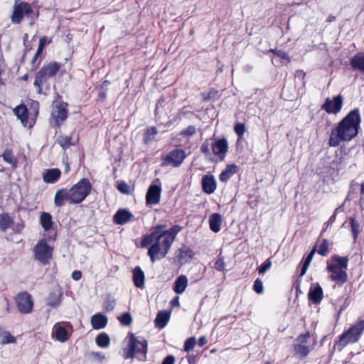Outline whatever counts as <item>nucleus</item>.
Segmentation results:
<instances>
[{
	"label": "nucleus",
	"mask_w": 364,
	"mask_h": 364,
	"mask_svg": "<svg viewBox=\"0 0 364 364\" xmlns=\"http://www.w3.org/2000/svg\"><path fill=\"white\" fill-rule=\"evenodd\" d=\"M180 230L181 228L176 225L168 230H164V228L159 225L150 235L143 237L141 242V247H146L150 245L148 255L152 262L166 256Z\"/></svg>",
	"instance_id": "nucleus-1"
},
{
	"label": "nucleus",
	"mask_w": 364,
	"mask_h": 364,
	"mask_svg": "<svg viewBox=\"0 0 364 364\" xmlns=\"http://www.w3.org/2000/svg\"><path fill=\"white\" fill-rule=\"evenodd\" d=\"M361 118L358 108L351 110L333 128L330 134L328 144L336 147L342 141H348L355 137L358 133Z\"/></svg>",
	"instance_id": "nucleus-2"
},
{
	"label": "nucleus",
	"mask_w": 364,
	"mask_h": 364,
	"mask_svg": "<svg viewBox=\"0 0 364 364\" xmlns=\"http://www.w3.org/2000/svg\"><path fill=\"white\" fill-rule=\"evenodd\" d=\"M127 348L124 350V358H136L139 360L144 361L146 359L147 341L141 336H136L134 333H129Z\"/></svg>",
	"instance_id": "nucleus-3"
},
{
	"label": "nucleus",
	"mask_w": 364,
	"mask_h": 364,
	"mask_svg": "<svg viewBox=\"0 0 364 364\" xmlns=\"http://www.w3.org/2000/svg\"><path fill=\"white\" fill-rule=\"evenodd\" d=\"M364 331V321L360 320L352 326L347 331L340 336L339 341L336 343L339 350L350 343L357 342Z\"/></svg>",
	"instance_id": "nucleus-4"
},
{
	"label": "nucleus",
	"mask_w": 364,
	"mask_h": 364,
	"mask_svg": "<svg viewBox=\"0 0 364 364\" xmlns=\"http://www.w3.org/2000/svg\"><path fill=\"white\" fill-rule=\"evenodd\" d=\"M92 185L88 179L82 178L75 184L70 191V203H80L90 194Z\"/></svg>",
	"instance_id": "nucleus-5"
},
{
	"label": "nucleus",
	"mask_w": 364,
	"mask_h": 364,
	"mask_svg": "<svg viewBox=\"0 0 364 364\" xmlns=\"http://www.w3.org/2000/svg\"><path fill=\"white\" fill-rule=\"evenodd\" d=\"M24 16L36 18L38 15L33 12L29 4L19 0L15 1L11 21L14 23H19Z\"/></svg>",
	"instance_id": "nucleus-6"
},
{
	"label": "nucleus",
	"mask_w": 364,
	"mask_h": 364,
	"mask_svg": "<svg viewBox=\"0 0 364 364\" xmlns=\"http://www.w3.org/2000/svg\"><path fill=\"white\" fill-rule=\"evenodd\" d=\"M60 65L56 63H50L41 68L36 74L33 82L34 86L38 88V92H41V86L50 77L54 76L58 71Z\"/></svg>",
	"instance_id": "nucleus-7"
},
{
	"label": "nucleus",
	"mask_w": 364,
	"mask_h": 364,
	"mask_svg": "<svg viewBox=\"0 0 364 364\" xmlns=\"http://www.w3.org/2000/svg\"><path fill=\"white\" fill-rule=\"evenodd\" d=\"M33 253L36 259L46 264L52 259L53 247L45 240H41L34 247Z\"/></svg>",
	"instance_id": "nucleus-8"
},
{
	"label": "nucleus",
	"mask_w": 364,
	"mask_h": 364,
	"mask_svg": "<svg viewBox=\"0 0 364 364\" xmlns=\"http://www.w3.org/2000/svg\"><path fill=\"white\" fill-rule=\"evenodd\" d=\"M65 326H63L61 323H55L53 328L51 336L53 338L60 343L66 342L73 332V326L70 323H63Z\"/></svg>",
	"instance_id": "nucleus-9"
},
{
	"label": "nucleus",
	"mask_w": 364,
	"mask_h": 364,
	"mask_svg": "<svg viewBox=\"0 0 364 364\" xmlns=\"http://www.w3.org/2000/svg\"><path fill=\"white\" fill-rule=\"evenodd\" d=\"M52 117L56 127H59L67 118V104L62 101H54Z\"/></svg>",
	"instance_id": "nucleus-10"
},
{
	"label": "nucleus",
	"mask_w": 364,
	"mask_h": 364,
	"mask_svg": "<svg viewBox=\"0 0 364 364\" xmlns=\"http://www.w3.org/2000/svg\"><path fill=\"white\" fill-rule=\"evenodd\" d=\"M343 98L341 95L333 97L332 99L328 97L321 105V109L325 110L328 114H338L343 107Z\"/></svg>",
	"instance_id": "nucleus-11"
},
{
	"label": "nucleus",
	"mask_w": 364,
	"mask_h": 364,
	"mask_svg": "<svg viewBox=\"0 0 364 364\" xmlns=\"http://www.w3.org/2000/svg\"><path fill=\"white\" fill-rule=\"evenodd\" d=\"M18 311L22 314H28L33 309V302L31 295L26 292L20 293L16 298Z\"/></svg>",
	"instance_id": "nucleus-12"
},
{
	"label": "nucleus",
	"mask_w": 364,
	"mask_h": 364,
	"mask_svg": "<svg viewBox=\"0 0 364 364\" xmlns=\"http://www.w3.org/2000/svg\"><path fill=\"white\" fill-rule=\"evenodd\" d=\"M327 270L331 272V279L336 282L338 285H342L347 281L346 270L336 268V266L333 264H328Z\"/></svg>",
	"instance_id": "nucleus-13"
},
{
	"label": "nucleus",
	"mask_w": 364,
	"mask_h": 364,
	"mask_svg": "<svg viewBox=\"0 0 364 364\" xmlns=\"http://www.w3.org/2000/svg\"><path fill=\"white\" fill-rule=\"evenodd\" d=\"M182 163V151L175 149L164 158L163 166L177 167Z\"/></svg>",
	"instance_id": "nucleus-14"
},
{
	"label": "nucleus",
	"mask_w": 364,
	"mask_h": 364,
	"mask_svg": "<svg viewBox=\"0 0 364 364\" xmlns=\"http://www.w3.org/2000/svg\"><path fill=\"white\" fill-rule=\"evenodd\" d=\"M228 144L226 139L223 138L215 141L212 144L213 153L218 156L221 160H223L226 153L228 152Z\"/></svg>",
	"instance_id": "nucleus-15"
},
{
	"label": "nucleus",
	"mask_w": 364,
	"mask_h": 364,
	"mask_svg": "<svg viewBox=\"0 0 364 364\" xmlns=\"http://www.w3.org/2000/svg\"><path fill=\"white\" fill-rule=\"evenodd\" d=\"M161 188L157 185H151L147 191L146 201L147 204L155 205L160 200Z\"/></svg>",
	"instance_id": "nucleus-16"
},
{
	"label": "nucleus",
	"mask_w": 364,
	"mask_h": 364,
	"mask_svg": "<svg viewBox=\"0 0 364 364\" xmlns=\"http://www.w3.org/2000/svg\"><path fill=\"white\" fill-rule=\"evenodd\" d=\"M203 191L207 194L213 193L216 189V181L213 175H204L201 180Z\"/></svg>",
	"instance_id": "nucleus-17"
},
{
	"label": "nucleus",
	"mask_w": 364,
	"mask_h": 364,
	"mask_svg": "<svg viewBox=\"0 0 364 364\" xmlns=\"http://www.w3.org/2000/svg\"><path fill=\"white\" fill-rule=\"evenodd\" d=\"M134 220V215L125 209L119 210L113 217V221L117 225H124Z\"/></svg>",
	"instance_id": "nucleus-18"
},
{
	"label": "nucleus",
	"mask_w": 364,
	"mask_h": 364,
	"mask_svg": "<svg viewBox=\"0 0 364 364\" xmlns=\"http://www.w3.org/2000/svg\"><path fill=\"white\" fill-rule=\"evenodd\" d=\"M61 175L59 168L46 169L43 172V180L47 183H55L58 181Z\"/></svg>",
	"instance_id": "nucleus-19"
},
{
	"label": "nucleus",
	"mask_w": 364,
	"mask_h": 364,
	"mask_svg": "<svg viewBox=\"0 0 364 364\" xmlns=\"http://www.w3.org/2000/svg\"><path fill=\"white\" fill-rule=\"evenodd\" d=\"M350 65L353 70L364 73V53H358L352 57Z\"/></svg>",
	"instance_id": "nucleus-20"
},
{
	"label": "nucleus",
	"mask_w": 364,
	"mask_h": 364,
	"mask_svg": "<svg viewBox=\"0 0 364 364\" xmlns=\"http://www.w3.org/2000/svg\"><path fill=\"white\" fill-rule=\"evenodd\" d=\"M309 299L314 304H319L323 299V289L319 284L316 283L311 287L309 292Z\"/></svg>",
	"instance_id": "nucleus-21"
},
{
	"label": "nucleus",
	"mask_w": 364,
	"mask_h": 364,
	"mask_svg": "<svg viewBox=\"0 0 364 364\" xmlns=\"http://www.w3.org/2000/svg\"><path fill=\"white\" fill-rule=\"evenodd\" d=\"M90 322L94 329L99 330L107 326V318L103 314L99 313L92 316Z\"/></svg>",
	"instance_id": "nucleus-22"
},
{
	"label": "nucleus",
	"mask_w": 364,
	"mask_h": 364,
	"mask_svg": "<svg viewBox=\"0 0 364 364\" xmlns=\"http://www.w3.org/2000/svg\"><path fill=\"white\" fill-rule=\"evenodd\" d=\"M208 223L210 229L214 232H218L222 225V217L219 213H213L209 217Z\"/></svg>",
	"instance_id": "nucleus-23"
},
{
	"label": "nucleus",
	"mask_w": 364,
	"mask_h": 364,
	"mask_svg": "<svg viewBox=\"0 0 364 364\" xmlns=\"http://www.w3.org/2000/svg\"><path fill=\"white\" fill-rule=\"evenodd\" d=\"M170 318V312L167 311H159L154 320L155 326L161 329L164 328Z\"/></svg>",
	"instance_id": "nucleus-24"
},
{
	"label": "nucleus",
	"mask_w": 364,
	"mask_h": 364,
	"mask_svg": "<svg viewBox=\"0 0 364 364\" xmlns=\"http://www.w3.org/2000/svg\"><path fill=\"white\" fill-rule=\"evenodd\" d=\"M64 200L70 202V191L62 188L58 190L55 195L54 203L55 206L60 207L63 205Z\"/></svg>",
	"instance_id": "nucleus-25"
},
{
	"label": "nucleus",
	"mask_w": 364,
	"mask_h": 364,
	"mask_svg": "<svg viewBox=\"0 0 364 364\" xmlns=\"http://www.w3.org/2000/svg\"><path fill=\"white\" fill-rule=\"evenodd\" d=\"M348 263V257H340L339 255H335L331 257V262H328V264H333L336 266V268L347 269Z\"/></svg>",
	"instance_id": "nucleus-26"
},
{
	"label": "nucleus",
	"mask_w": 364,
	"mask_h": 364,
	"mask_svg": "<svg viewBox=\"0 0 364 364\" xmlns=\"http://www.w3.org/2000/svg\"><path fill=\"white\" fill-rule=\"evenodd\" d=\"M133 281L136 287H144V273L139 267H136L133 270Z\"/></svg>",
	"instance_id": "nucleus-27"
},
{
	"label": "nucleus",
	"mask_w": 364,
	"mask_h": 364,
	"mask_svg": "<svg viewBox=\"0 0 364 364\" xmlns=\"http://www.w3.org/2000/svg\"><path fill=\"white\" fill-rule=\"evenodd\" d=\"M14 112L15 115L19 119L24 127H27L28 122V109L24 105L17 106Z\"/></svg>",
	"instance_id": "nucleus-28"
},
{
	"label": "nucleus",
	"mask_w": 364,
	"mask_h": 364,
	"mask_svg": "<svg viewBox=\"0 0 364 364\" xmlns=\"http://www.w3.org/2000/svg\"><path fill=\"white\" fill-rule=\"evenodd\" d=\"M237 170V166L235 164L227 165L219 176V179L222 182H226Z\"/></svg>",
	"instance_id": "nucleus-29"
},
{
	"label": "nucleus",
	"mask_w": 364,
	"mask_h": 364,
	"mask_svg": "<svg viewBox=\"0 0 364 364\" xmlns=\"http://www.w3.org/2000/svg\"><path fill=\"white\" fill-rule=\"evenodd\" d=\"M14 223V219L9 213H0V230L6 232L9 228H11Z\"/></svg>",
	"instance_id": "nucleus-30"
},
{
	"label": "nucleus",
	"mask_w": 364,
	"mask_h": 364,
	"mask_svg": "<svg viewBox=\"0 0 364 364\" xmlns=\"http://www.w3.org/2000/svg\"><path fill=\"white\" fill-rule=\"evenodd\" d=\"M311 348L308 345L301 343H295L294 345V351L295 354L301 358L306 357L310 352Z\"/></svg>",
	"instance_id": "nucleus-31"
},
{
	"label": "nucleus",
	"mask_w": 364,
	"mask_h": 364,
	"mask_svg": "<svg viewBox=\"0 0 364 364\" xmlns=\"http://www.w3.org/2000/svg\"><path fill=\"white\" fill-rule=\"evenodd\" d=\"M95 342L100 348H106L110 344V338L106 333H101L95 338Z\"/></svg>",
	"instance_id": "nucleus-32"
},
{
	"label": "nucleus",
	"mask_w": 364,
	"mask_h": 364,
	"mask_svg": "<svg viewBox=\"0 0 364 364\" xmlns=\"http://www.w3.org/2000/svg\"><path fill=\"white\" fill-rule=\"evenodd\" d=\"M40 222L45 230H49L53 225L52 217L48 213H43L41 215Z\"/></svg>",
	"instance_id": "nucleus-33"
},
{
	"label": "nucleus",
	"mask_w": 364,
	"mask_h": 364,
	"mask_svg": "<svg viewBox=\"0 0 364 364\" xmlns=\"http://www.w3.org/2000/svg\"><path fill=\"white\" fill-rule=\"evenodd\" d=\"M158 131L155 127L147 129L144 136V141L145 144L151 143L157 134Z\"/></svg>",
	"instance_id": "nucleus-34"
},
{
	"label": "nucleus",
	"mask_w": 364,
	"mask_h": 364,
	"mask_svg": "<svg viewBox=\"0 0 364 364\" xmlns=\"http://www.w3.org/2000/svg\"><path fill=\"white\" fill-rule=\"evenodd\" d=\"M316 252V246H315L311 250V252H309V254L308 255V256L306 257V258L305 259L304 262V264L302 265V268H301V276H303L306 274V272L312 260V258L315 254V252Z\"/></svg>",
	"instance_id": "nucleus-35"
},
{
	"label": "nucleus",
	"mask_w": 364,
	"mask_h": 364,
	"mask_svg": "<svg viewBox=\"0 0 364 364\" xmlns=\"http://www.w3.org/2000/svg\"><path fill=\"white\" fill-rule=\"evenodd\" d=\"M2 157L6 162L12 165L13 166H16L17 161L11 150L6 149L2 154Z\"/></svg>",
	"instance_id": "nucleus-36"
},
{
	"label": "nucleus",
	"mask_w": 364,
	"mask_h": 364,
	"mask_svg": "<svg viewBox=\"0 0 364 364\" xmlns=\"http://www.w3.org/2000/svg\"><path fill=\"white\" fill-rule=\"evenodd\" d=\"M16 339L9 332H4L1 336V344L6 345L9 343H15Z\"/></svg>",
	"instance_id": "nucleus-37"
},
{
	"label": "nucleus",
	"mask_w": 364,
	"mask_h": 364,
	"mask_svg": "<svg viewBox=\"0 0 364 364\" xmlns=\"http://www.w3.org/2000/svg\"><path fill=\"white\" fill-rule=\"evenodd\" d=\"M57 141L59 145L63 149L68 148L70 145L73 144V143L71 142V137L70 136H60L58 138Z\"/></svg>",
	"instance_id": "nucleus-38"
},
{
	"label": "nucleus",
	"mask_w": 364,
	"mask_h": 364,
	"mask_svg": "<svg viewBox=\"0 0 364 364\" xmlns=\"http://www.w3.org/2000/svg\"><path fill=\"white\" fill-rule=\"evenodd\" d=\"M329 243L327 240H323L318 247V253L321 256H326L329 251Z\"/></svg>",
	"instance_id": "nucleus-39"
},
{
	"label": "nucleus",
	"mask_w": 364,
	"mask_h": 364,
	"mask_svg": "<svg viewBox=\"0 0 364 364\" xmlns=\"http://www.w3.org/2000/svg\"><path fill=\"white\" fill-rule=\"evenodd\" d=\"M350 223L351 227V231L353 235L354 240H355L359 233V223L358 222L353 218H350Z\"/></svg>",
	"instance_id": "nucleus-40"
},
{
	"label": "nucleus",
	"mask_w": 364,
	"mask_h": 364,
	"mask_svg": "<svg viewBox=\"0 0 364 364\" xmlns=\"http://www.w3.org/2000/svg\"><path fill=\"white\" fill-rule=\"evenodd\" d=\"M50 42H51V40H48V38L46 36L42 37V38H40L38 50H37V52L36 53V55H35V57L33 58V61L37 58V57L42 52V50H43L44 46H46V44H48Z\"/></svg>",
	"instance_id": "nucleus-41"
},
{
	"label": "nucleus",
	"mask_w": 364,
	"mask_h": 364,
	"mask_svg": "<svg viewBox=\"0 0 364 364\" xmlns=\"http://www.w3.org/2000/svg\"><path fill=\"white\" fill-rule=\"evenodd\" d=\"M269 53H272L279 58L287 60V62L290 61V57L289 55L282 50H278V49H270L268 50Z\"/></svg>",
	"instance_id": "nucleus-42"
},
{
	"label": "nucleus",
	"mask_w": 364,
	"mask_h": 364,
	"mask_svg": "<svg viewBox=\"0 0 364 364\" xmlns=\"http://www.w3.org/2000/svg\"><path fill=\"white\" fill-rule=\"evenodd\" d=\"M234 131L239 138H242L246 131L245 125L243 123H237L234 126Z\"/></svg>",
	"instance_id": "nucleus-43"
},
{
	"label": "nucleus",
	"mask_w": 364,
	"mask_h": 364,
	"mask_svg": "<svg viewBox=\"0 0 364 364\" xmlns=\"http://www.w3.org/2000/svg\"><path fill=\"white\" fill-rule=\"evenodd\" d=\"M119 320L122 325L129 326L132 321V317L129 313L126 312L119 317Z\"/></svg>",
	"instance_id": "nucleus-44"
},
{
	"label": "nucleus",
	"mask_w": 364,
	"mask_h": 364,
	"mask_svg": "<svg viewBox=\"0 0 364 364\" xmlns=\"http://www.w3.org/2000/svg\"><path fill=\"white\" fill-rule=\"evenodd\" d=\"M272 266V262L270 259L265 260L259 267L258 272L259 274H264Z\"/></svg>",
	"instance_id": "nucleus-45"
},
{
	"label": "nucleus",
	"mask_w": 364,
	"mask_h": 364,
	"mask_svg": "<svg viewBox=\"0 0 364 364\" xmlns=\"http://www.w3.org/2000/svg\"><path fill=\"white\" fill-rule=\"evenodd\" d=\"M196 341L194 337H191L188 339H187L185 342L184 346H183V350L188 351L191 349L193 348V346L196 345Z\"/></svg>",
	"instance_id": "nucleus-46"
},
{
	"label": "nucleus",
	"mask_w": 364,
	"mask_h": 364,
	"mask_svg": "<svg viewBox=\"0 0 364 364\" xmlns=\"http://www.w3.org/2000/svg\"><path fill=\"white\" fill-rule=\"evenodd\" d=\"M173 290L176 294L182 293V275L177 277L173 287Z\"/></svg>",
	"instance_id": "nucleus-47"
},
{
	"label": "nucleus",
	"mask_w": 364,
	"mask_h": 364,
	"mask_svg": "<svg viewBox=\"0 0 364 364\" xmlns=\"http://www.w3.org/2000/svg\"><path fill=\"white\" fill-rule=\"evenodd\" d=\"M253 289L257 294L263 293V283L259 279H257L253 285Z\"/></svg>",
	"instance_id": "nucleus-48"
},
{
	"label": "nucleus",
	"mask_w": 364,
	"mask_h": 364,
	"mask_svg": "<svg viewBox=\"0 0 364 364\" xmlns=\"http://www.w3.org/2000/svg\"><path fill=\"white\" fill-rule=\"evenodd\" d=\"M104 309L107 311H111L115 306V301L114 299H108L104 302Z\"/></svg>",
	"instance_id": "nucleus-49"
},
{
	"label": "nucleus",
	"mask_w": 364,
	"mask_h": 364,
	"mask_svg": "<svg viewBox=\"0 0 364 364\" xmlns=\"http://www.w3.org/2000/svg\"><path fill=\"white\" fill-rule=\"evenodd\" d=\"M214 267L218 271L224 270V267H225L224 259L221 257H218L214 264Z\"/></svg>",
	"instance_id": "nucleus-50"
},
{
	"label": "nucleus",
	"mask_w": 364,
	"mask_h": 364,
	"mask_svg": "<svg viewBox=\"0 0 364 364\" xmlns=\"http://www.w3.org/2000/svg\"><path fill=\"white\" fill-rule=\"evenodd\" d=\"M118 190L122 193H129V186L124 181L120 182L117 186Z\"/></svg>",
	"instance_id": "nucleus-51"
},
{
	"label": "nucleus",
	"mask_w": 364,
	"mask_h": 364,
	"mask_svg": "<svg viewBox=\"0 0 364 364\" xmlns=\"http://www.w3.org/2000/svg\"><path fill=\"white\" fill-rule=\"evenodd\" d=\"M196 129L194 126H188L186 129L183 130V136L190 137L196 133Z\"/></svg>",
	"instance_id": "nucleus-52"
},
{
	"label": "nucleus",
	"mask_w": 364,
	"mask_h": 364,
	"mask_svg": "<svg viewBox=\"0 0 364 364\" xmlns=\"http://www.w3.org/2000/svg\"><path fill=\"white\" fill-rule=\"evenodd\" d=\"M309 338V333L301 334L297 338L296 343H301V344L307 345Z\"/></svg>",
	"instance_id": "nucleus-53"
},
{
	"label": "nucleus",
	"mask_w": 364,
	"mask_h": 364,
	"mask_svg": "<svg viewBox=\"0 0 364 364\" xmlns=\"http://www.w3.org/2000/svg\"><path fill=\"white\" fill-rule=\"evenodd\" d=\"M194 256V252L190 250L187 249L186 250H183V261L186 262L191 260Z\"/></svg>",
	"instance_id": "nucleus-54"
},
{
	"label": "nucleus",
	"mask_w": 364,
	"mask_h": 364,
	"mask_svg": "<svg viewBox=\"0 0 364 364\" xmlns=\"http://www.w3.org/2000/svg\"><path fill=\"white\" fill-rule=\"evenodd\" d=\"M200 151L204 154H210L209 144L208 142L203 143L200 146Z\"/></svg>",
	"instance_id": "nucleus-55"
},
{
	"label": "nucleus",
	"mask_w": 364,
	"mask_h": 364,
	"mask_svg": "<svg viewBox=\"0 0 364 364\" xmlns=\"http://www.w3.org/2000/svg\"><path fill=\"white\" fill-rule=\"evenodd\" d=\"M175 358L173 355H168L166 356L161 364H174Z\"/></svg>",
	"instance_id": "nucleus-56"
},
{
	"label": "nucleus",
	"mask_w": 364,
	"mask_h": 364,
	"mask_svg": "<svg viewBox=\"0 0 364 364\" xmlns=\"http://www.w3.org/2000/svg\"><path fill=\"white\" fill-rule=\"evenodd\" d=\"M82 277V273L79 270H75L72 273V278L73 280L75 281H78L81 279Z\"/></svg>",
	"instance_id": "nucleus-57"
},
{
	"label": "nucleus",
	"mask_w": 364,
	"mask_h": 364,
	"mask_svg": "<svg viewBox=\"0 0 364 364\" xmlns=\"http://www.w3.org/2000/svg\"><path fill=\"white\" fill-rule=\"evenodd\" d=\"M23 225L22 224L17 223V224H15L14 225H11V228L15 232H20L21 231V230L23 229Z\"/></svg>",
	"instance_id": "nucleus-58"
},
{
	"label": "nucleus",
	"mask_w": 364,
	"mask_h": 364,
	"mask_svg": "<svg viewBox=\"0 0 364 364\" xmlns=\"http://www.w3.org/2000/svg\"><path fill=\"white\" fill-rule=\"evenodd\" d=\"M91 355L96 359H99L100 360H102L105 358V355L99 352H92Z\"/></svg>",
	"instance_id": "nucleus-59"
},
{
	"label": "nucleus",
	"mask_w": 364,
	"mask_h": 364,
	"mask_svg": "<svg viewBox=\"0 0 364 364\" xmlns=\"http://www.w3.org/2000/svg\"><path fill=\"white\" fill-rule=\"evenodd\" d=\"M171 306L173 307L175 306H179L180 305V303H179V296H176L171 301Z\"/></svg>",
	"instance_id": "nucleus-60"
},
{
	"label": "nucleus",
	"mask_w": 364,
	"mask_h": 364,
	"mask_svg": "<svg viewBox=\"0 0 364 364\" xmlns=\"http://www.w3.org/2000/svg\"><path fill=\"white\" fill-rule=\"evenodd\" d=\"M60 303V300L58 298H57L55 300H51L50 299H49V302H48V304L51 306H57Z\"/></svg>",
	"instance_id": "nucleus-61"
},
{
	"label": "nucleus",
	"mask_w": 364,
	"mask_h": 364,
	"mask_svg": "<svg viewBox=\"0 0 364 364\" xmlns=\"http://www.w3.org/2000/svg\"><path fill=\"white\" fill-rule=\"evenodd\" d=\"M198 345L202 347L206 343V338L205 336H202L198 339Z\"/></svg>",
	"instance_id": "nucleus-62"
},
{
	"label": "nucleus",
	"mask_w": 364,
	"mask_h": 364,
	"mask_svg": "<svg viewBox=\"0 0 364 364\" xmlns=\"http://www.w3.org/2000/svg\"><path fill=\"white\" fill-rule=\"evenodd\" d=\"M336 220V213L331 216V218H329V220H328V222L326 223L327 225H328L329 224H331L333 223Z\"/></svg>",
	"instance_id": "nucleus-63"
},
{
	"label": "nucleus",
	"mask_w": 364,
	"mask_h": 364,
	"mask_svg": "<svg viewBox=\"0 0 364 364\" xmlns=\"http://www.w3.org/2000/svg\"><path fill=\"white\" fill-rule=\"evenodd\" d=\"M187 358L189 364H194L196 363L195 356H188Z\"/></svg>",
	"instance_id": "nucleus-64"
}]
</instances>
